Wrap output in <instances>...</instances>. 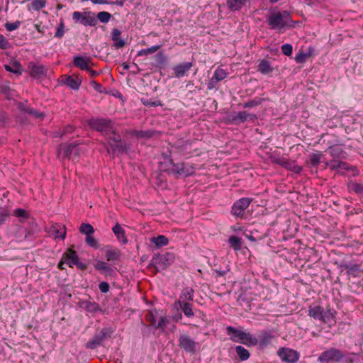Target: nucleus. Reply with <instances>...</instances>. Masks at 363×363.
<instances>
[{"instance_id": "obj_1", "label": "nucleus", "mask_w": 363, "mask_h": 363, "mask_svg": "<svg viewBox=\"0 0 363 363\" xmlns=\"http://www.w3.org/2000/svg\"><path fill=\"white\" fill-rule=\"evenodd\" d=\"M269 28L281 31L285 27L291 26V19L289 12L274 11L267 18Z\"/></svg>"}, {"instance_id": "obj_2", "label": "nucleus", "mask_w": 363, "mask_h": 363, "mask_svg": "<svg viewBox=\"0 0 363 363\" xmlns=\"http://www.w3.org/2000/svg\"><path fill=\"white\" fill-rule=\"evenodd\" d=\"M226 330L228 335H231L230 339L233 342H239L250 347L258 344V339L249 333L237 330L232 326H228Z\"/></svg>"}, {"instance_id": "obj_3", "label": "nucleus", "mask_w": 363, "mask_h": 363, "mask_svg": "<svg viewBox=\"0 0 363 363\" xmlns=\"http://www.w3.org/2000/svg\"><path fill=\"white\" fill-rule=\"evenodd\" d=\"M91 128L108 135L113 131V125L110 119L104 118H92L88 121Z\"/></svg>"}, {"instance_id": "obj_4", "label": "nucleus", "mask_w": 363, "mask_h": 363, "mask_svg": "<svg viewBox=\"0 0 363 363\" xmlns=\"http://www.w3.org/2000/svg\"><path fill=\"white\" fill-rule=\"evenodd\" d=\"M72 18L76 23L80 22L85 26H95L97 24L95 14L91 11H74L72 13Z\"/></svg>"}, {"instance_id": "obj_5", "label": "nucleus", "mask_w": 363, "mask_h": 363, "mask_svg": "<svg viewBox=\"0 0 363 363\" xmlns=\"http://www.w3.org/2000/svg\"><path fill=\"white\" fill-rule=\"evenodd\" d=\"M80 152L79 145L69 144L61 145L58 148V153L62 155L64 157H67L69 160L75 162L78 160Z\"/></svg>"}, {"instance_id": "obj_6", "label": "nucleus", "mask_w": 363, "mask_h": 363, "mask_svg": "<svg viewBox=\"0 0 363 363\" xmlns=\"http://www.w3.org/2000/svg\"><path fill=\"white\" fill-rule=\"evenodd\" d=\"M344 357L340 350L335 348H330L321 353L318 361L322 363L337 362Z\"/></svg>"}, {"instance_id": "obj_7", "label": "nucleus", "mask_w": 363, "mask_h": 363, "mask_svg": "<svg viewBox=\"0 0 363 363\" xmlns=\"http://www.w3.org/2000/svg\"><path fill=\"white\" fill-rule=\"evenodd\" d=\"M108 135H109L108 138V145L113 152L117 151L122 152L127 149L126 144L122 142L121 135L116 133L114 127L113 131L111 132Z\"/></svg>"}, {"instance_id": "obj_8", "label": "nucleus", "mask_w": 363, "mask_h": 363, "mask_svg": "<svg viewBox=\"0 0 363 363\" xmlns=\"http://www.w3.org/2000/svg\"><path fill=\"white\" fill-rule=\"evenodd\" d=\"M174 257L171 253H166L164 255L155 256L152 259V263L157 271L164 269L173 261Z\"/></svg>"}, {"instance_id": "obj_9", "label": "nucleus", "mask_w": 363, "mask_h": 363, "mask_svg": "<svg viewBox=\"0 0 363 363\" xmlns=\"http://www.w3.org/2000/svg\"><path fill=\"white\" fill-rule=\"evenodd\" d=\"M277 353L280 359L286 363H296L299 359V354L292 349L282 347Z\"/></svg>"}, {"instance_id": "obj_10", "label": "nucleus", "mask_w": 363, "mask_h": 363, "mask_svg": "<svg viewBox=\"0 0 363 363\" xmlns=\"http://www.w3.org/2000/svg\"><path fill=\"white\" fill-rule=\"evenodd\" d=\"M251 199L242 198L237 201L232 207V213L236 216H242L245 210L249 206Z\"/></svg>"}, {"instance_id": "obj_11", "label": "nucleus", "mask_w": 363, "mask_h": 363, "mask_svg": "<svg viewBox=\"0 0 363 363\" xmlns=\"http://www.w3.org/2000/svg\"><path fill=\"white\" fill-rule=\"evenodd\" d=\"M28 67L30 69V75L34 78L39 79L46 75L47 69L43 65L30 62Z\"/></svg>"}, {"instance_id": "obj_12", "label": "nucleus", "mask_w": 363, "mask_h": 363, "mask_svg": "<svg viewBox=\"0 0 363 363\" xmlns=\"http://www.w3.org/2000/svg\"><path fill=\"white\" fill-rule=\"evenodd\" d=\"M179 346L186 352L194 354L196 351V342L191 340L188 335H182L179 337Z\"/></svg>"}, {"instance_id": "obj_13", "label": "nucleus", "mask_w": 363, "mask_h": 363, "mask_svg": "<svg viewBox=\"0 0 363 363\" xmlns=\"http://www.w3.org/2000/svg\"><path fill=\"white\" fill-rule=\"evenodd\" d=\"M336 314L337 312L335 311V310L327 308L326 311H323L320 320L323 323L328 325L329 327H332L335 325L336 323Z\"/></svg>"}, {"instance_id": "obj_14", "label": "nucleus", "mask_w": 363, "mask_h": 363, "mask_svg": "<svg viewBox=\"0 0 363 363\" xmlns=\"http://www.w3.org/2000/svg\"><path fill=\"white\" fill-rule=\"evenodd\" d=\"M192 67L193 63L190 62H184L175 65L173 67V71L175 77H177V78L183 77L186 74V73L191 69Z\"/></svg>"}, {"instance_id": "obj_15", "label": "nucleus", "mask_w": 363, "mask_h": 363, "mask_svg": "<svg viewBox=\"0 0 363 363\" xmlns=\"http://www.w3.org/2000/svg\"><path fill=\"white\" fill-rule=\"evenodd\" d=\"M50 233L55 238H60L64 240L66 237V228L65 225L60 223H53L50 228Z\"/></svg>"}, {"instance_id": "obj_16", "label": "nucleus", "mask_w": 363, "mask_h": 363, "mask_svg": "<svg viewBox=\"0 0 363 363\" xmlns=\"http://www.w3.org/2000/svg\"><path fill=\"white\" fill-rule=\"evenodd\" d=\"M91 62V57H86L81 55L75 56L73 59V65L82 70L89 69Z\"/></svg>"}, {"instance_id": "obj_17", "label": "nucleus", "mask_w": 363, "mask_h": 363, "mask_svg": "<svg viewBox=\"0 0 363 363\" xmlns=\"http://www.w3.org/2000/svg\"><path fill=\"white\" fill-rule=\"evenodd\" d=\"M172 172L180 176L187 177L193 173V169L187 167L184 163L172 164Z\"/></svg>"}, {"instance_id": "obj_18", "label": "nucleus", "mask_w": 363, "mask_h": 363, "mask_svg": "<svg viewBox=\"0 0 363 363\" xmlns=\"http://www.w3.org/2000/svg\"><path fill=\"white\" fill-rule=\"evenodd\" d=\"M105 338V333H100L94 336V337L88 341L86 344V347L88 349L94 350L101 345Z\"/></svg>"}, {"instance_id": "obj_19", "label": "nucleus", "mask_w": 363, "mask_h": 363, "mask_svg": "<svg viewBox=\"0 0 363 363\" xmlns=\"http://www.w3.org/2000/svg\"><path fill=\"white\" fill-rule=\"evenodd\" d=\"M121 32L118 28H113L111 31V39L116 48H121L125 45V41L121 38Z\"/></svg>"}, {"instance_id": "obj_20", "label": "nucleus", "mask_w": 363, "mask_h": 363, "mask_svg": "<svg viewBox=\"0 0 363 363\" xmlns=\"http://www.w3.org/2000/svg\"><path fill=\"white\" fill-rule=\"evenodd\" d=\"M105 257L108 262L117 261L121 257V252L117 248L107 247L105 252Z\"/></svg>"}, {"instance_id": "obj_21", "label": "nucleus", "mask_w": 363, "mask_h": 363, "mask_svg": "<svg viewBox=\"0 0 363 363\" xmlns=\"http://www.w3.org/2000/svg\"><path fill=\"white\" fill-rule=\"evenodd\" d=\"M63 259L70 267H72L77 263L79 257L74 250L69 249L68 251L63 255Z\"/></svg>"}, {"instance_id": "obj_22", "label": "nucleus", "mask_w": 363, "mask_h": 363, "mask_svg": "<svg viewBox=\"0 0 363 363\" xmlns=\"http://www.w3.org/2000/svg\"><path fill=\"white\" fill-rule=\"evenodd\" d=\"M257 119V116L255 114L248 113L246 111H239L233 117V121L244 123L246 121H255Z\"/></svg>"}, {"instance_id": "obj_23", "label": "nucleus", "mask_w": 363, "mask_h": 363, "mask_svg": "<svg viewBox=\"0 0 363 363\" xmlns=\"http://www.w3.org/2000/svg\"><path fill=\"white\" fill-rule=\"evenodd\" d=\"M194 298V290L191 288H185L183 289L177 303H190Z\"/></svg>"}, {"instance_id": "obj_24", "label": "nucleus", "mask_w": 363, "mask_h": 363, "mask_svg": "<svg viewBox=\"0 0 363 363\" xmlns=\"http://www.w3.org/2000/svg\"><path fill=\"white\" fill-rule=\"evenodd\" d=\"M112 230L119 242H122L123 244L127 243L128 240L125 237V230L118 223H116L113 227Z\"/></svg>"}, {"instance_id": "obj_25", "label": "nucleus", "mask_w": 363, "mask_h": 363, "mask_svg": "<svg viewBox=\"0 0 363 363\" xmlns=\"http://www.w3.org/2000/svg\"><path fill=\"white\" fill-rule=\"evenodd\" d=\"M94 268L101 273L111 274L113 272V269L109 264L104 261L99 260L94 263Z\"/></svg>"}, {"instance_id": "obj_26", "label": "nucleus", "mask_w": 363, "mask_h": 363, "mask_svg": "<svg viewBox=\"0 0 363 363\" xmlns=\"http://www.w3.org/2000/svg\"><path fill=\"white\" fill-rule=\"evenodd\" d=\"M323 311V308L319 306H311L308 308V315L315 320H320Z\"/></svg>"}, {"instance_id": "obj_27", "label": "nucleus", "mask_w": 363, "mask_h": 363, "mask_svg": "<svg viewBox=\"0 0 363 363\" xmlns=\"http://www.w3.org/2000/svg\"><path fill=\"white\" fill-rule=\"evenodd\" d=\"M329 166L333 170L348 169V164L344 162L333 160L330 162L325 163V167Z\"/></svg>"}, {"instance_id": "obj_28", "label": "nucleus", "mask_w": 363, "mask_h": 363, "mask_svg": "<svg viewBox=\"0 0 363 363\" xmlns=\"http://www.w3.org/2000/svg\"><path fill=\"white\" fill-rule=\"evenodd\" d=\"M272 338L273 335L271 333L263 332L259 335V340H258V343L261 347H265L272 342Z\"/></svg>"}, {"instance_id": "obj_29", "label": "nucleus", "mask_w": 363, "mask_h": 363, "mask_svg": "<svg viewBox=\"0 0 363 363\" xmlns=\"http://www.w3.org/2000/svg\"><path fill=\"white\" fill-rule=\"evenodd\" d=\"M257 68L258 71L263 74L271 73L273 71L270 62L265 60H262L259 62Z\"/></svg>"}, {"instance_id": "obj_30", "label": "nucleus", "mask_w": 363, "mask_h": 363, "mask_svg": "<svg viewBox=\"0 0 363 363\" xmlns=\"http://www.w3.org/2000/svg\"><path fill=\"white\" fill-rule=\"evenodd\" d=\"M228 8L231 11H238L245 4V0H226Z\"/></svg>"}, {"instance_id": "obj_31", "label": "nucleus", "mask_w": 363, "mask_h": 363, "mask_svg": "<svg viewBox=\"0 0 363 363\" xmlns=\"http://www.w3.org/2000/svg\"><path fill=\"white\" fill-rule=\"evenodd\" d=\"M19 108L23 111L24 113H27L29 115L33 116V117L38 118H43L45 116L43 113L38 112L37 111L33 110V108L30 107H26V106L23 104L18 105Z\"/></svg>"}, {"instance_id": "obj_32", "label": "nucleus", "mask_w": 363, "mask_h": 363, "mask_svg": "<svg viewBox=\"0 0 363 363\" xmlns=\"http://www.w3.org/2000/svg\"><path fill=\"white\" fill-rule=\"evenodd\" d=\"M284 167L293 171L295 173H300L302 171V167L298 165L294 161L286 159Z\"/></svg>"}, {"instance_id": "obj_33", "label": "nucleus", "mask_w": 363, "mask_h": 363, "mask_svg": "<svg viewBox=\"0 0 363 363\" xmlns=\"http://www.w3.org/2000/svg\"><path fill=\"white\" fill-rule=\"evenodd\" d=\"M151 242L154 243L156 247H161L168 244V239L164 235H159L152 237L150 239Z\"/></svg>"}, {"instance_id": "obj_34", "label": "nucleus", "mask_w": 363, "mask_h": 363, "mask_svg": "<svg viewBox=\"0 0 363 363\" xmlns=\"http://www.w3.org/2000/svg\"><path fill=\"white\" fill-rule=\"evenodd\" d=\"M235 351L239 358L242 361H245L250 357V352L247 350L240 345H238L235 347Z\"/></svg>"}, {"instance_id": "obj_35", "label": "nucleus", "mask_w": 363, "mask_h": 363, "mask_svg": "<svg viewBox=\"0 0 363 363\" xmlns=\"http://www.w3.org/2000/svg\"><path fill=\"white\" fill-rule=\"evenodd\" d=\"M65 84L69 88L77 90L79 88L81 82L77 79L69 76L67 77Z\"/></svg>"}, {"instance_id": "obj_36", "label": "nucleus", "mask_w": 363, "mask_h": 363, "mask_svg": "<svg viewBox=\"0 0 363 363\" xmlns=\"http://www.w3.org/2000/svg\"><path fill=\"white\" fill-rule=\"evenodd\" d=\"M178 304L186 317H193L194 315L192 305L190 303H180Z\"/></svg>"}, {"instance_id": "obj_37", "label": "nucleus", "mask_w": 363, "mask_h": 363, "mask_svg": "<svg viewBox=\"0 0 363 363\" xmlns=\"http://www.w3.org/2000/svg\"><path fill=\"white\" fill-rule=\"evenodd\" d=\"M229 244L235 250H239L241 248V239L235 235H231L228 240Z\"/></svg>"}, {"instance_id": "obj_38", "label": "nucleus", "mask_w": 363, "mask_h": 363, "mask_svg": "<svg viewBox=\"0 0 363 363\" xmlns=\"http://www.w3.org/2000/svg\"><path fill=\"white\" fill-rule=\"evenodd\" d=\"M161 48V45H154L147 49H143L140 51H138L137 56H147L150 54H153L155 52H157L160 48Z\"/></svg>"}, {"instance_id": "obj_39", "label": "nucleus", "mask_w": 363, "mask_h": 363, "mask_svg": "<svg viewBox=\"0 0 363 363\" xmlns=\"http://www.w3.org/2000/svg\"><path fill=\"white\" fill-rule=\"evenodd\" d=\"M330 153L334 158H342L344 157V152L339 146H333L330 147Z\"/></svg>"}, {"instance_id": "obj_40", "label": "nucleus", "mask_w": 363, "mask_h": 363, "mask_svg": "<svg viewBox=\"0 0 363 363\" xmlns=\"http://www.w3.org/2000/svg\"><path fill=\"white\" fill-rule=\"evenodd\" d=\"M348 189L351 191H354L358 194H363V184L356 183V182H350L348 184Z\"/></svg>"}, {"instance_id": "obj_41", "label": "nucleus", "mask_w": 363, "mask_h": 363, "mask_svg": "<svg viewBox=\"0 0 363 363\" xmlns=\"http://www.w3.org/2000/svg\"><path fill=\"white\" fill-rule=\"evenodd\" d=\"M79 231L87 236L92 235L94 233V229L89 223H82L79 228Z\"/></svg>"}, {"instance_id": "obj_42", "label": "nucleus", "mask_w": 363, "mask_h": 363, "mask_svg": "<svg viewBox=\"0 0 363 363\" xmlns=\"http://www.w3.org/2000/svg\"><path fill=\"white\" fill-rule=\"evenodd\" d=\"M227 76H228V73L225 69H223V68H220V67H218L216 69L213 77L218 82H220V81L224 79L225 77H227Z\"/></svg>"}, {"instance_id": "obj_43", "label": "nucleus", "mask_w": 363, "mask_h": 363, "mask_svg": "<svg viewBox=\"0 0 363 363\" xmlns=\"http://www.w3.org/2000/svg\"><path fill=\"white\" fill-rule=\"evenodd\" d=\"M5 69L7 71L13 72V73H16V74H21L22 69H21V64L18 62L13 63L12 66L6 65Z\"/></svg>"}, {"instance_id": "obj_44", "label": "nucleus", "mask_w": 363, "mask_h": 363, "mask_svg": "<svg viewBox=\"0 0 363 363\" xmlns=\"http://www.w3.org/2000/svg\"><path fill=\"white\" fill-rule=\"evenodd\" d=\"M47 4L46 0H32L31 6L35 11H39L41 9L45 7Z\"/></svg>"}, {"instance_id": "obj_45", "label": "nucleus", "mask_w": 363, "mask_h": 363, "mask_svg": "<svg viewBox=\"0 0 363 363\" xmlns=\"http://www.w3.org/2000/svg\"><path fill=\"white\" fill-rule=\"evenodd\" d=\"M323 157V154L321 152L313 153L310 157V162L312 166L317 167Z\"/></svg>"}, {"instance_id": "obj_46", "label": "nucleus", "mask_w": 363, "mask_h": 363, "mask_svg": "<svg viewBox=\"0 0 363 363\" xmlns=\"http://www.w3.org/2000/svg\"><path fill=\"white\" fill-rule=\"evenodd\" d=\"M85 242L89 246H90L93 248L98 249L99 247V244L98 240L94 237H93L91 235H87L86 237Z\"/></svg>"}, {"instance_id": "obj_47", "label": "nucleus", "mask_w": 363, "mask_h": 363, "mask_svg": "<svg viewBox=\"0 0 363 363\" xmlns=\"http://www.w3.org/2000/svg\"><path fill=\"white\" fill-rule=\"evenodd\" d=\"M263 101H264L263 99L255 98L252 100H250V101H247L246 103H245L243 104V107L244 108H252V107L260 105Z\"/></svg>"}, {"instance_id": "obj_48", "label": "nucleus", "mask_w": 363, "mask_h": 363, "mask_svg": "<svg viewBox=\"0 0 363 363\" xmlns=\"http://www.w3.org/2000/svg\"><path fill=\"white\" fill-rule=\"evenodd\" d=\"M111 18V14L107 11H101L97 14V18L101 23H108Z\"/></svg>"}, {"instance_id": "obj_49", "label": "nucleus", "mask_w": 363, "mask_h": 363, "mask_svg": "<svg viewBox=\"0 0 363 363\" xmlns=\"http://www.w3.org/2000/svg\"><path fill=\"white\" fill-rule=\"evenodd\" d=\"M11 48V44L7 38L0 34V49L7 50Z\"/></svg>"}, {"instance_id": "obj_50", "label": "nucleus", "mask_w": 363, "mask_h": 363, "mask_svg": "<svg viewBox=\"0 0 363 363\" xmlns=\"http://www.w3.org/2000/svg\"><path fill=\"white\" fill-rule=\"evenodd\" d=\"M21 24V21H16V22L6 23L4 26L8 31H13V30L18 29L20 27Z\"/></svg>"}, {"instance_id": "obj_51", "label": "nucleus", "mask_w": 363, "mask_h": 363, "mask_svg": "<svg viewBox=\"0 0 363 363\" xmlns=\"http://www.w3.org/2000/svg\"><path fill=\"white\" fill-rule=\"evenodd\" d=\"M13 215L18 218H28L29 217V213L25 209L17 208L14 211Z\"/></svg>"}, {"instance_id": "obj_52", "label": "nucleus", "mask_w": 363, "mask_h": 363, "mask_svg": "<svg viewBox=\"0 0 363 363\" xmlns=\"http://www.w3.org/2000/svg\"><path fill=\"white\" fill-rule=\"evenodd\" d=\"M309 57V55L303 52H299L295 57L297 63H303Z\"/></svg>"}, {"instance_id": "obj_53", "label": "nucleus", "mask_w": 363, "mask_h": 363, "mask_svg": "<svg viewBox=\"0 0 363 363\" xmlns=\"http://www.w3.org/2000/svg\"><path fill=\"white\" fill-rule=\"evenodd\" d=\"M133 135H135L137 138H150L152 135L151 131H144V130H135L133 133Z\"/></svg>"}, {"instance_id": "obj_54", "label": "nucleus", "mask_w": 363, "mask_h": 363, "mask_svg": "<svg viewBox=\"0 0 363 363\" xmlns=\"http://www.w3.org/2000/svg\"><path fill=\"white\" fill-rule=\"evenodd\" d=\"M281 52L286 56H290L292 54L293 48L290 44H284L281 48Z\"/></svg>"}, {"instance_id": "obj_55", "label": "nucleus", "mask_w": 363, "mask_h": 363, "mask_svg": "<svg viewBox=\"0 0 363 363\" xmlns=\"http://www.w3.org/2000/svg\"><path fill=\"white\" fill-rule=\"evenodd\" d=\"M9 216L10 213L8 210L0 209V225L6 220Z\"/></svg>"}, {"instance_id": "obj_56", "label": "nucleus", "mask_w": 363, "mask_h": 363, "mask_svg": "<svg viewBox=\"0 0 363 363\" xmlns=\"http://www.w3.org/2000/svg\"><path fill=\"white\" fill-rule=\"evenodd\" d=\"M167 324V319L166 317L162 316L160 317L158 324L157 325V328L160 329L161 330H164L166 328Z\"/></svg>"}, {"instance_id": "obj_57", "label": "nucleus", "mask_w": 363, "mask_h": 363, "mask_svg": "<svg viewBox=\"0 0 363 363\" xmlns=\"http://www.w3.org/2000/svg\"><path fill=\"white\" fill-rule=\"evenodd\" d=\"M142 102L145 106H162V104L160 101H149V100H143L142 99Z\"/></svg>"}, {"instance_id": "obj_58", "label": "nucleus", "mask_w": 363, "mask_h": 363, "mask_svg": "<svg viewBox=\"0 0 363 363\" xmlns=\"http://www.w3.org/2000/svg\"><path fill=\"white\" fill-rule=\"evenodd\" d=\"M90 85L96 90L99 93H102L104 91H103V86L100 84V83H98L97 82L93 80L90 82Z\"/></svg>"}, {"instance_id": "obj_59", "label": "nucleus", "mask_w": 363, "mask_h": 363, "mask_svg": "<svg viewBox=\"0 0 363 363\" xmlns=\"http://www.w3.org/2000/svg\"><path fill=\"white\" fill-rule=\"evenodd\" d=\"M99 288L102 293H107L109 291L110 287L107 282L103 281L99 284Z\"/></svg>"}, {"instance_id": "obj_60", "label": "nucleus", "mask_w": 363, "mask_h": 363, "mask_svg": "<svg viewBox=\"0 0 363 363\" xmlns=\"http://www.w3.org/2000/svg\"><path fill=\"white\" fill-rule=\"evenodd\" d=\"M146 320L147 321L150 322L152 325H155L156 323V319L152 312H149L146 315Z\"/></svg>"}, {"instance_id": "obj_61", "label": "nucleus", "mask_w": 363, "mask_h": 363, "mask_svg": "<svg viewBox=\"0 0 363 363\" xmlns=\"http://www.w3.org/2000/svg\"><path fill=\"white\" fill-rule=\"evenodd\" d=\"M64 35V25L63 23L60 24L58 27L55 36L57 38H62Z\"/></svg>"}, {"instance_id": "obj_62", "label": "nucleus", "mask_w": 363, "mask_h": 363, "mask_svg": "<svg viewBox=\"0 0 363 363\" xmlns=\"http://www.w3.org/2000/svg\"><path fill=\"white\" fill-rule=\"evenodd\" d=\"M218 82L213 77H212V78L209 80L208 83V89H212L213 88H215V86H216L217 83Z\"/></svg>"}, {"instance_id": "obj_63", "label": "nucleus", "mask_w": 363, "mask_h": 363, "mask_svg": "<svg viewBox=\"0 0 363 363\" xmlns=\"http://www.w3.org/2000/svg\"><path fill=\"white\" fill-rule=\"evenodd\" d=\"M286 161V159L284 158V157H279V158H276V159L273 160V162H274L277 164H279L281 167L284 166Z\"/></svg>"}, {"instance_id": "obj_64", "label": "nucleus", "mask_w": 363, "mask_h": 363, "mask_svg": "<svg viewBox=\"0 0 363 363\" xmlns=\"http://www.w3.org/2000/svg\"><path fill=\"white\" fill-rule=\"evenodd\" d=\"M360 268L359 264H354L348 267V272H359Z\"/></svg>"}]
</instances>
